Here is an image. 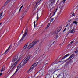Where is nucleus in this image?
<instances>
[{
  "label": "nucleus",
  "mask_w": 78,
  "mask_h": 78,
  "mask_svg": "<svg viewBox=\"0 0 78 78\" xmlns=\"http://www.w3.org/2000/svg\"><path fill=\"white\" fill-rule=\"evenodd\" d=\"M27 33H28V30L26 29L25 31V32L23 34V35L21 39L17 43V44L18 45H20V43H21V42L24 39V38L26 36V35L27 34Z\"/></svg>",
  "instance_id": "1"
},
{
  "label": "nucleus",
  "mask_w": 78,
  "mask_h": 78,
  "mask_svg": "<svg viewBox=\"0 0 78 78\" xmlns=\"http://www.w3.org/2000/svg\"><path fill=\"white\" fill-rule=\"evenodd\" d=\"M37 42H39V40H38L37 41H33L29 45L28 47V48L29 49H30L31 48H32V47H33V46H34Z\"/></svg>",
  "instance_id": "2"
},
{
  "label": "nucleus",
  "mask_w": 78,
  "mask_h": 78,
  "mask_svg": "<svg viewBox=\"0 0 78 78\" xmlns=\"http://www.w3.org/2000/svg\"><path fill=\"white\" fill-rule=\"evenodd\" d=\"M41 1V0H38L37 2L34 3L33 6L34 7V8H37V6L40 5Z\"/></svg>",
  "instance_id": "3"
},
{
  "label": "nucleus",
  "mask_w": 78,
  "mask_h": 78,
  "mask_svg": "<svg viewBox=\"0 0 78 78\" xmlns=\"http://www.w3.org/2000/svg\"><path fill=\"white\" fill-rule=\"evenodd\" d=\"M30 58H31V55H29L27 57L26 59L24 60L23 63L22 65V66L23 67L24 65H25V64L30 60Z\"/></svg>",
  "instance_id": "4"
},
{
  "label": "nucleus",
  "mask_w": 78,
  "mask_h": 78,
  "mask_svg": "<svg viewBox=\"0 0 78 78\" xmlns=\"http://www.w3.org/2000/svg\"><path fill=\"white\" fill-rule=\"evenodd\" d=\"M55 1H56V0H49V2L50 4H49V7L51 6V7L52 8H53V5H54V4H55Z\"/></svg>",
  "instance_id": "5"
},
{
  "label": "nucleus",
  "mask_w": 78,
  "mask_h": 78,
  "mask_svg": "<svg viewBox=\"0 0 78 78\" xmlns=\"http://www.w3.org/2000/svg\"><path fill=\"white\" fill-rule=\"evenodd\" d=\"M18 58V56L16 55L12 59V62H14L16 61H17V59Z\"/></svg>",
  "instance_id": "6"
},
{
  "label": "nucleus",
  "mask_w": 78,
  "mask_h": 78,
  "mask_svg": "<svg viewBox=\"0 0 78 78\" xmlns=\"http://www.w3.org/2000/svg\"><path fill=\"white\" fill-rule=\"evenodd\" d=\"M27 12V10H23V11L22 12V16H25L26 15Z\"/></svg>",
  "instance_id": "7"
},
{
  "label": "nucleus",
  "mask_w": 78,
  "mask_h": 78,
  "mask_svg": "<svg viewBox=\"0 0 78 78\" xmlns=\"http://www.w3.org/2000/svg\"><path fill=\"white\" fill-rule=\"evenodd\" d=\"M39 73L41 74V75H44V71L43 70H42V69H41L39 71H38L37 73V74Z\"/></svg>",
  "instance_id": "8"
},
{
  "label": "nucleus",
  "mask_w": 78,
  "mask_h": 78,
  "mask_svg": "<svg viewBox=\"0 0 78 78\" xmlns=\"http://www.w3.org/2000/svg\"><path fill=\"white\" fill-rule=\"evenodd\" d=\"M12 44L10 45L9 46L8 49L5 51V52L4 53V54H6V52L8 51V50H9V48H11V47H12Z\"/></svg>",
  "instance_id": "9"
},
{
  "label": "nucleus",
  "mask_w": 78,
  "mask_h": 78,
  "mask_svg": "<svg viewBox=\"0 0 78 78\" xmlns=\"http://www.w3.org/2000/svg\"><path fill=\"white\" fill-rule=\"evenodd\" d=\"M18 62L17 61H16L14 64H13L11 66L12 67H13V68H14L16 66L17 63Z\"/></svg>",
  "instance_id": "10"
},
{
  "label": "nucleus",
  "mask_w": 78,
  "mask_h": 78,
  "mask_svg": "<svg viewBox=\"0 0 78 78\" xmlns=\"http://www.w3.org/2000/svg\"><path fill=\"white\" fill-rule=\"evenodd\" d=\"M57 11H58V9H56L54 11V14H53L50 17V19H51V18H52V17H53V16L55 15V14L56 12Z\"/></svg>",
  "instance_id": "11"
},
{
  "label": "nucleus",
  "mask_w": 78,
  "mask_h": 78,
  "mask_svg": "<svg viewBox=\"0 0 78 78\" xmlns=\"http://www.w3.org/2000/svg\"><path fill=\"white\" fill-rule=\"evenodd\" d=\"M74 55H75V54H74V53H73L67 59V60H69L72 58L74 56Z\"/></svg>",
  "instance_id": "12"
},
{
  "label": "nucleus",
  "mask_w": 78,
  "mask_h": 78,
  "mask_svg": "<svg viewBox=\"0 0 78 78\" xmlns=\"http://www.w3.org/2000/svg\"><path fill=\"white\" fill-rule=\"evenodd\" d=\"M69 54H68L66 55H65L63 57V58H62L61 60H62L63 59H64V58H67V57H68L69 56Z\"/></svg>",
  "instance_id": "13"
},
{
  "label": "nucleus",
  "mask_w": 78,
  "mask_h": 78,
  "mask_svg": "<svg viewBox=\"0 0 78 78\" xmlns=\"http://www.w3.org/2000/svg\"><path fill=\"white\" fill-rule=\"evenodd\" d=\"M37 64H36V63H35L34 64H33L32 65V67H32V69H34V67H35L36 66H37Z\"/></svg>",
  "instance_id": "14"
},
{
  "label": "nucleus",
  "mask_w": 78,
  "mask_h": 78,
  "mask_svg": "<svg viewBox=\"0 0 78 78\" xmlns=\"http://www.w3.org/2000/svg\"><path fill=\"white\" fill-rule=\"evenodd\" d=\"M11 1V0H7L6 2L5 3V4L4 5V6H3V7H4V6H5L9 2V1Z\"/></svg>",
  "instance_id": "15"
},
{
  "label": "nucleus",
  "mask_w": 78,
  "mask_h": 78,
  "mask_svg": "<svg viewBox=\"0 0 78 78\" xmlns=\"http://www.w3.org/2000/svg\"><path fill=\"white\" fill-rule=\"evenodd\" d=\"M5 69V66H3L2 68V69L1 70V72H3Z\"/></svg>",
  "instance_id": "16"
},
{
  "label": "nucleus",
  "mask_w": 78,
  "mask_h": 78,
  "mask_svg": "<svg viewBox=\"0 0 78 78\" xmlns=\"http://www.w3.org/2000/svg\"><path fill=\"white\" fill-rule=\"evenodd\" d=\"M18 67H19V66H18L17 68V69L16 71L12 75V76L11 77H12V76H14V75H15L16 73H17V72L19 70V69H18Z\"/></svg>",
  "instance_id": "17"
},
{
  "label": "nucleus",
  "mask_w": 78,
  "mask_h": 78,
  "mask_svg": "<svg viewBox=\"0 0 78 78\" xmlns=\"http://www.w3.org/2000/svg\"><path fill=\"white\" fill-rule=\"evenodd\" d=\"M61 30V28L60 27H58L56 30V31H59L58 32H59Z\"/></svg>",
  "instance_id": "18"
},
{
  "label": "nucleus",
  "mask_w": 78,
  "mask_h": 78,
  "mask_svg": "<svg viewBox=\"0 0 78 78\" xmlns=\"http://www.w3.org/2000/svg\"><path fill=\"white\" fill-rule=\"evenodd\" d=\"M28 43H27V44H26L25 45V46H24L23 48V50H25L26 49V48H27V47H28V45H28Z\"/></svg>",
  "instance_id": "19"
},
{
  "label": "nucleus",
  "mask_w": 78,
  "mask_h": 78,
  "mask_svg": "<svg viewBox=\"0 0 78 78\" xmlns=\"http://www.w3.org/2000/svg\"><path fill=\"white\" fill-rule=\"evenodd\" d=\"M14 69L13 67L11 66L9 69V71H10V72H12V71H13V70H14Z\"/></svg>",
  "instance_id": "20"
},
{
  "label": "nucleus",
  "mask_w": 78,
  "mask_h": 78,
  "mask_svg": "<svg viewBox=\"0 0 78 78\" xmlns=\"http://www.w3.org/2000/svg\"><path fill=\"white\" fill-rule=\"evenodd\" d=\"M36 52L37 53H38L40 51V49H39V48H37L36 49Z\"/></svg>",
  "instance_id": "21"
},
{
  "label": "nucleus",
  "mask_w": 78,
  "mask_h": 78,
  "mask_svg": "<svg viewBox=\"0 0 78 78\" xmlns=\"http://www.w3.org/2000/svg\"><path fill=\"white\" fill-rule=\"evenodd\" d=\"M3 12H2L1 13H0V20L2 19V14H3Z\"/></svg>",
  "instance_id": "22"
},
{
  "label": "nucleus",
  "mask_w": 78,
  "mask_h": 78,
  "mask_svg": "<svg viewBox=\"0 0 78 78\" xmlns=\"http://www.w3.org/2000/svg\"><path fill=\"white\" fill-rule=\"evenodd\" d=\"M74 32H75V30H74V29H73L71 30V33H74Z\"/></svg>",
  "instance_id": "23"
},
{
  "label": "nucleus",
  "mask_w": 78,
  "mask_h": 78,
  "mask_svg": "<svg viewBox=\"0 0 78 78\" xmlns=\"http://www.w3.org/2000/svg\"><path fill=\"white\" fill-rule=\"evenodd\" d=\"M51 42H52L51 41L50 42V44H51L50 47H51V45L53 44H54V42H55V41H54L52 43V44L51 43Z\"/></svg>",
  "instance_id": "24"
},
{
  "label": "nucleus",
  "mask_w": 78,
  "mask_h": 78,
  "mask_svg": "<svg viewBox=\"0 0 78 78\" xmlns=\"http://www.w3.org/2000/svg\"><path fill=\"white\" fill-rule=\"evenodd\" d=\"M41 64V61H39L37 63V65L38 64Z\"/></svg>",
  "instance_id": "25"
},
{
  "label": "nucleus",
  "mask_w": 78,
  "mask_h": 78,
  "mask_svg": "<svg viewBox=\"0 0 78 78\" xmlns=\"http://www.w3.org/2000/svg\"><path fill=\"white\" fill-rule=\"evenodd\" d=\"M73 23H75V25H77V22L76 21H74L73 22Z\"/></svg>",
  "instance_id": "26"
},
{
  "label": "nucleus",
  "mask_w": 78,
  "mask_h": 78,
  "mask_svg": "<svg viewBox=\"0 0 78 78\" xmlns=\"http://www.w3.org/2000/svg\"><path fill=\"white\" fill-rule=\"evenodd\" d=\"M53 20H54V18L51 19V20L50 21V22H52Z\"/></svg>",
  "instance_id": "27"
},
{
  "label": "nucleus",
  "mask_w": 78,
  "mask_h": 78,
  "mask_svg": "<svg viewBox=\"0 0 78 78\" xmlns=\"http://www.w3.org/2000/svg\"><path fill=\"white\" fill-rule=\"evenodd\" d=\"M50 24H51V23H48L47 25V28H48V27H49V26H50Z\"/></svg>",
  "instance_id": "28"
},
{
  "label": "nucleus",
  "mask_w": 78,
  "mask_h": 78,
  "mask_svg": "<svg viewBox=\"0 0 78 78\" xmlns=\"http://www.w3.org/2000/svg\"><path fill=\"white\" fill-rule=\"evenodd\" d=\"M31 7V5H29V6L27 7V9H29L30 8V7Z\"/></svg>",
  "instance_id": "29"
},
{
  "label": "nucleus",
  "mask_w": 78,
  "mask_h": 78,
  "mask_svg": "<svg viewBox=\"0 0 78 78\" xmlns=\"http://www.w3.org/2000/svg\"><path fill=\"white\" fill-rule=\"evenodd\" d=\"M74 53H78V50L76 49V51H75L74 52Z\"/></svg>",
  "instance_id": "30"
},
{
  "label": "nucleus",
  "mask_w": 78,
  "mask_h": 78,
  "mask_svg": "<svg viewBox=\"0 0 78 78\" xmlns=\"http://www.w3.org/2000/svg\"><path fill=\"white\" fill-rule=\"evenodd\" d=\"M33 69V68H32V67H30V68L29 69L28 71V72H30V70H31Z\"/></svg>",
  "instance_id": "31"
},
{
  "label": "nucleus",
  "mask_w": 78,
  "mask_h": 78,
  "mask_svg": "<svg viewBox=\"0 0 78 78\" xmlns=\"http://www.w3.org/2000/svg\"><path fill=\"white\" fill-rule=\"evenodd\" d=\"M70 25V24H68L67 25H66L65 27H68L69 26V25Z\"/></svg>",
  "instance_id": "32"
},
{
  "label": "nucleus",
  "mask_w": 78,
  "mask_h": 78,
  "mask_svg": "<svg viewBox=\"0 0 78 78\" xmlns=\"http://www.w3.org/2000/svg\"><path fill=\"white\" fill-rule=\"evenodd\" d=\"M21 9H22V8L21 7H20V10L18 12V13H19V12L20 11H21Z\"/></svg>",
  "instance_id": "33"
},
{
  "label": "nucleus",
  "mask_w": 78,
  "mask_h": 78,
  "mask_svg": "<svg viewBox=\"0 0 78 78\" xmlns=\"http://www.w3.org/2000/svg\"><path fill=\"white\" fill-rule=\"evenodd\" d=\"M37 20L36 21H37V20H38V19H39V16H38V14H37Z\"/></svg>",
  "instance_id": "34"
},
{
  "label": "nucleus",
  "mask_w": 78,
  "mask_h": 78,
  "mask_svg": "<svg viewBox=\"0 0 78 78\" xmlns=\"http://www.w3.org/2000/svg\"><path fill=\"white\" fill-rule=\"evenodd\" d=\"M22 18H21V20H23V18H24V16H22Z\"/></svg>",
  "instance_id": "35"
},
{
  "label": "nucleus",
  "mask_w": 78,
  "mask_h": 78,
  "mask_svg": "<svg viewBox=\"0 0 78 78\" xmlns=\"http://www.w3.org/2000/svg\"><path fill=\"white\" fill-rule=\"evenodd\" d=\"M73 42H74V41H71L70 43V44H72V43H73Z\"/></svg>",
  "instance_id": "36"
},
{
  "label": "nucleus",
  "mask_w": 78,
  "mask_h": 78,
  "mask_svg": "<svg viewBox=\"0 0 78 78\" xmlns=\"http://www.w3.org/2000/svg\"><path fill=\"white\" fill-rule=\"evenodd\" d=\"M66 28H65L63 30V32H64V31H66Z\"/></svg>",
  "instance_id": "37"
},
{
  "label": "nucleus",
  "mask_w": 78,
  "mask_h": 78,
  "mask_svg": "<svg viewBox=\"0 0 78 78\" xmlns=\"http://www.w3.org/2000/svg\"><path fill=\"white\" fill-rule=\"evenodd\" d=\"M71 21V20H68V22L69 23Z\"/></svg>",
  "instance_id": "38"
},
{
  "label": "nucleus",
  "mask_w": 78,
  "mask_h": 78,
  "mask_svg": "<svg viewBox=\"0 0 78 78\" xmlns=\"http://www.w3.org/2000/svg\"><path fill=\"white\" fill-rule=\"evenodd\" d=\"M66 2V0H63V3H65V2Z\"/></svg>",
  "instance_id": "39"
},
{
  "label": "nucleus",
  "mask_w": 78,
  "mask_h": 78,
  "mask_svg": "<svg viewBox=\"0 0 78 78\" xmlns=\"http://www.w3.org/2000/svg\"><path fill=\"white\" fill-rule=\"evenodd\" d=\"M60 0H58L57 3H59V1Z\"/></svg>",
  "instance_id": "40"
},
{
  "label": "nucleus",
  "mask_w": 78,
  "mask_h": 78,
  "mask_svg": "<svg viewBox=\"0 0 78 78\" xmlns=\"http://www.w3.org/2000/svg\"><path fill=\"white\" fill-rule=\"evenodd\" d=\"M78 18H76V22H77V21H78Z\"/></svg>",
  "instance_id": "41"
},
{
  "label": "nucleus",
  "mask_w": 78,
  "mask_h": 78,
  "mask_svg": "<svg viewBox=\"0 0 78 78\" xmlns=\"http://www.w3.org/2000/svg\"><path fill=\"white\" fill-rule=\"evenodd\" d=\"M72 15L73 16H75V14L74 13H73Z\"/></svg>",
  "instance_id": "42"
},
{
  "label": "nucleus",
  "mask_w": 78,
  "mask_h": 78,
  "mask_svg": "<svg viewBox=\"0 0 78 78\" xmlns=\"http://www.w3.org/2000/svg\"><path fill=\"white\" fill-rule=\"evenodd\" d=\"M61 74H60L58 75V76L59 77V76H61Z\"/></svg>",
  "instance_id": "43"
},
{
  "label": "nucleus",
  "mask_w": 78,
  "mask_h": 78,
  "mask_svg": "<svg viewBox=\"0 0 78 78\" xmlns=\"http://www.w3.org/2000/svg\"><path fill=\"white\" fill-rule=\"evenodd\" d=\"M34 26L35 27H36V24H34Z\"/></svg>",
  "instance_id": "44"
},
{
  "label": "nucleus",
  "mask_w": 78,
  "mask_h": 78,
  "mask_svg": "<svg viewBox=\"0 0 78 78\" xmlns=\"http://www.w3.org/2000/svg\"><path fill=\"white\" fill-rule=\"evenodd\" d=\"M23 7V5H22L20 7L21 8H22Z\"/></svg>",
  "instance_id": "45"
},
{
  "label": "nucleus",
  "mask_w": 78,
  "mask_h": 78,
  "mask_svg": "<svg viewBox=\"0 0 78 78\" xmlns=\"http://www.w3.org/2000/svg\"><path fill=\"white\" fill-rule=\"evenodd\" d=\"M2 75V73H0V76H1V75Z\"/></svg>",
  "instance_id": "46"
},
{
  "label": "nucleus",
  "mask_w": 78,
  "mask_h": 78,
  "mask_svg": "<svg viewBox=\"0 0 78 78\" xmlns=\"http://www.w3.org/2000/svg\"><path fill=\"white\" fill-rule=\"evenodd\" d=\"M2 22L0 23V26L1 25H2Z\"/></svg>",
  "instance_id": "47"
},
{
  "label": "nucleus",
  "mask_w": 78,
  "mask_h": 78,
  "mask_svg": "<svg viewBox=\"0 0 78 78\" xmlns=\"http://www.w3.org/2000/svg\"><path fill=\"white\" fill-rule=\"evenodd\" d=\"M71 45V44H70V43L68 45V46H69V45Z\"/></svg>",
  "instance_id": "48"
},
{
  "label": "nucleus",
  "mask_w": 78,
  "mask_h": 78,
  "mask_svg": "<svg viewBox=\"0 0 78 78\" xmlns=\"http://www.w3.org/2000/svg\"><path fill=\"white\" fill-rule=\"evenodd\" d=\"M34 24H35V23H36V20H35V21H34Z\"/></svg>",
  "instance_id": "49"
},
{
  "label": "nucleus",
  "mask_w": 78,
  "mask_h": 78,
  "mask_svg": "<svg viewBox=\"0 0 78 78\" xmlns=\"http://www.w3.org/2000/svg\"><path fill=\"white\" fill-rule=\"evenodd\" d=\"M47 56H46V55H45V56H44L43 58H45V57H46Z\"/></svg>",
  "instance_id": "50"
},
{
  "label": "nucleus",
  "mask_w": 78,
  "mask_h": 78,
  "mask_svg": "<svg viewBox=\"0 0 78 78\" xmlns=\"http://www.w3.org/2000/svg\"><path fill=\"white\" fill-rule=\"evenodd\" d=\"M23 62V60L22 62H21V63H22V62Z\"/></svg>",
  "instance_id": "51"
},
{
  "label": "nucleus",
  "mask_w": 78,
  "mask_h": 78,
  "mask_svg": "<svg viewBox=\"0 0 78 78\" xmlns=\"http://www.w3.org/2000/svg\"><path fill=\"white\" fill-rule=\"evenodd\" d=\"M51 13H50L49 15V16H51Z\"/></svg>",
  "instance_id": "52"
},
{
  "label": "nucleus",
  "mask_w": 78,
  "mask_h": 78,
  "mask_svg": "<svg viewBox=\"0 0 78 78\" xmlns=\"http://www.w3.org/2000/svg\"><path fill=\"white\" fill-rule=\"evenodd\" d=\"M42 42L41 41V43H40V44H42Z\"/></svg>",
  "instance_id": "53"
},
{
  "label": "nucleus",
  "mask_w": 78,
  "mask_h": 78,
  "mask_svg": "<svg viewBox=\"0 0 78 78\" xmlns=\"http://www.w3.org/2000/svg\"><path fill=\"white\" fill-rule=\"evenodd\" d=\"M14 45H15V44H16L15 43H14Z\"/></svg>",
  "instance_id": "54"
},
{
  "label": "nucleus",
  "mask_w": 78,
  "mask_h": 78,
  "mask_svg": "<svg viewBox=\"0 0 78 78\" xmlns=\"http://www.w3.org/2000/svg\"><path fill=\"white\" fill-rule=\"evenodd\" d=\"M27 37H26V39H27Z\"/></svg>",
  "instance_id": "55"
},
{
  "label": "nucleus",
  "mask_w": 78,
  "mask_h": 78,
  "mask_svg": "<svg viewBox=\"0 0 78 78\" xmlns=\"http://www.w3.org/2000/svg\"><path fill=\"white\" fill-rule=\"evenodd\" d=\"M43 56V55H42V57Z\"/></svg>",
  "instance_id": "56"
},
{
  "label": "nucleus",
  "mask_w": 78,
  "mask_h": 78,
  "mask_svg": "<svg viewBox=\"0 0 78 78\" xmlns=\"http://www.w3.org/2000/svg\"><path fill=\"white\" fill-rule=\"evenodd\" d=\"M11 0H10V1H11Z\"/></svg>",
  "instance_id": "57"
},
{
  "label": "nucleus",
  "mask_w": 78,
  "mask_h": 78,
  "mask_svg": "<svg viewBox=\"0 0 78 78\" xmlns=\"http://www.w3.org/2000/svg\"><path fill=\"white\" fill-rule=\"evenodd\" d=\"M49 59H50V58H49Z\"/></svg>",
  "instance_id": "58"
},
{
  "label": "nucleus",
  "mask_w": 78,
  "mask_h": 78,
  "mask_svg": "<svg viewBox=\"0 0 78 78\" xmlns=\"http://www.w3.org/2000/svg\"><path fill=\"white\" fill-rule=\"evenodd\" d=\"M77 54H78V53H77Z\"/></svg>",
  "instance_id": "59"
}]
</instances>
